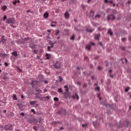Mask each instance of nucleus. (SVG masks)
Returning a JSON list of instances; mask_svg holds the SVG:
<instances>
[{
    "mask_svg": "<svg viewBox=\"0 0 131 131\" xmlns=\"http://www.w3.org/2000/svg\"><path fill=\"white\" fill-rule=\"evenodd\" d=\"M70 15L69 14V13H68V12H66V18L68 19V18H69Z\"/></svg>",
    "mask_w": 131,
    "mask_h": 131,
    "instance_id": "obj_25",
    "label": "nucleus"
},
{
    "mask_svg": "<svg viewBox=\"0 0 131 131\" xmlns=\"http://www.w3.org/2000/svg\"><path fill=\"white\" fill-rule=\"evenodd\" d=\"M90 16L91 17L94 16V11L93 10H91V12H90Z\"/></svg>",
    "mask_w": 131,
    "mask_h": 131,
    "instance_id": "obj_24",
    "label": "nucleus"
},
{
    "mask_svg": "<svg viewBox=\"0 0 131 131\" xmlns=\"http://www.w3.org/2000/svg\"><path fill=\"white\" fill-rule=\"evenodd\" d=\"M121 49L122 50V51H124V50H125V48L123 47H122Z\"/></svg>",
    "mask_w": 131,
    "mask_h": 131,
    "instance_id": "obj_62",
    "label": "nucleus"
},
{
    "mask_svg": "<svg viewBox=\"0 0 131 131\" xmlns=\"http://www.w3.org/2000/svg\"><path fill=\"white\" fill-rule=\"evenodd\" d=\"M13 100H15V101H17V100H18V98H17V96H16V94H14L13 95Z\"/></svg>",
    "mask_w": 131,
    "mask_h": 131,
    "instance_id": "obj_20",
    "label": "nucleus"
},
{
    "mask_svg": "<svg viewBox=\"0 0 131 131\" xmlns=\"http://www.w3.org/2000/svg\"><path fill=\"white\" fill-rule=\"evenodd\" d=\"M12 4H13V5H16V4H17V1H13V2H12Z\"/></svg>",
    "mask_w": 131,
    "mask_h": 131,
    "instance_id": "obj_52",
    "label": "nucleus"
},
{
    "mask_svg": "<svg viewBox=\"0 0 131 131\" xmlns=\"http://www.w3.org/2000/svg\"><path fill=\"white\" fill-rule=\"evenodd\" d=\"M37 101H31L30 104V105H35V104H36Z\"/></svg>",
    "mask_w": 131,
    "mask_h": 131,
    "instance_id": "obj_18",
    "label": "nucleus"
},
{
    "mask_svg": "<svg viewBox=\"0 0 131 131\" xmlns=\"http://www.w3.org/2000/svg\"><path fill=\"white\" fill-rule=\"evenodd\" d=\"M59 33H60V31H59V30H56L55 35H58Z\"/></svg>",
    "mask_w": 131,
    "mask_h": 131,
    "instance_id": "obj_29",
    "label": "nucleus"
},
{
    "mask_svg": "<svg viewBox=\"0 0 131 131\" xmlns=\"http://www.w3.org/2000/svg\"><path fill=\"white\" fill-rule=\"evenodd\" d=\"M95 44L94 42H90V44L87 45L86 46V50H88V51H91V47H92V46H95Z\"/></svg>",
    "mask_w": 131,
    "mask_h": 131,
    "instance_id": "obj_5",
    "label": "nucleus"
},
{
    "mask_svg": "<svg viewBox=\"0 0 131 131\" xmlns=\"http://www.w3.org/2000/svg\"><path fill=\"white\" fill-rule=\"evenodd\" d=\"M125 40H126V38H122V41H125Z\"/></svg>",
    "mask_w": 131,
    "mask_h": 131,
    "instance_id": "obj_60",
    "label": "nucleus"
},
{
    "mask_svg": "<svg viewBox=\"0 0 131 131\" xmlns=\"http://www.w3.org/2000/svg\"><path fill=\"white\" fill-rule=\"evenodd\" d=\"M58 93H61L62 95H65V92H63V91H62V88H59L58 90Z\"/></svg>",
    "mask_w": 131,
    "mask_h": 131,
    "instance_id": "obj_14",
    "label": "nucleus"
},
{
    "mask_svg": "<svg viewBox=\"0 0 131 131\" xmlns=\"http://www.w3.org/2000/svg\"><path fill=\"white\" fill-rule=\"evenodd\" d=\"M101 17V15L100 14H96L95 15V18H100Z\"/></svg>",
    "mask_w": 131,
    "mask_h": 131,
    "instance_id": "obj_35",
    "label": "nucleus"
},
{
    "mask_svg": "<svg viewBox=\"0 0 131 131\" xmlns=\"http://www.w3.org/2000/svg\"><path fill=\"white\" fill-rule=\"evenodd\" d=\"M52 125H53V126H57V123L56 122V121L53 122L52 123Z\"/></svg>",
    "mask_w": 131,
    "mask_h": 131,
    "instance_id": "obj_26",
    "label": "nucleus"
},
{
    "mask_svg": "<svg viewBox=\"0 0 131 131\" xmlns=\"http://www.w3.org/2000/svg\"><path fill=\"white\" fill-rule=\"evenodd\" d=\"M105 4H108V3H110V4H113V1L111 0H104Z\"/></svg>",
    "mask_w": 131,
    "mask_h": 131,
    "instance_id": "obj_12",
    "label": "nucleus"
},
{
    "mask_svg": "<svg viewBox=\"0 0 131 131\" xmlns=\"http://www.w3.org/2000/svg\"><path fill=\"white\" fill-rule=\"evenodd\" d=\"M37 129V127H36V126H34V127H33V129H34V130H36Z\"/></svg>",
    "mask_w": 131,
    "mask_h": 131,
    "instance_id": "obj_56",
    "label": "nucleus"
},
{
    "mask_svg": "<svg viewBox=\"0 0 131 131\" xmlns=\"http://www.w3.org/2000/svg\"><path fill=\"white\" fill-rule=\"evenodd\" d=\"M47 92H48V89H44V93H47Z\"/></svg>",
    "mask_w": 131,
    "mask_h": 131,
    "instance_id": "obj_61",
    "label": "nucleus"
},
{
    "mask_svg": "<svg viewBox=\"0 0 131 131\" xmlns=\"http://www.w3.org/2000/svg\"><path fill=\"white\" fill-rule=\"evenodd\" d=\"M1 41H2L3 43H5V42L7 41V39L5 38V36H2L1 38Z\"/></svg>",
    "mask_w": 131,
    "mask_h": 131,
    "instance_id": "obj_8",
    "label": "nucleus"
},
{
    "mask_svg": "<svg viewBox=\"0 0 131 131\" xmlns=\"http://www.w3.org/2000/svg\"><path fill=\"white\" fill-rule=\"evenodd\" d=\"M123 60L124 61H125V63H127V59H126V58H122V59H121V61H123Z\"/></svg>",
    "mask_w": 131,
    "mask_h": 131,
    "instance_id": "obj_37",
    "label": "nucleus"
},
{
    "mask_svg": "<svg viewBox=\"0 0 131 131\" xmlns=\"http://www.w3.org/2000/svg\"><path fill=\"white\" fill-rule=\"evenodd\" d=\"M46 59H50L51 57V54L47 53L46 54Z\"/></svg>",
    "mask_w": 131,
    "mask_h": 131,
    "instance_id": "obj_19",
    "label": "nucleus"
},
{
    "mask_svg": "<svg viewBox=\"0 0 131 131\" xmlns=\"http://www.w3.org/2000/svg\"><path fill=\"white\" fill-rule=\"evenodd\" d=\"M84 59L86 60V61H89V57H88V56H85Z\"/></svg>",
    "mask_w": 131,
    "mask_h": 131,
    "instance_id": "obj_41",
    "label": "nucleus"
},
{
    "mask_svg": "<svg viewBox=\"0 0 131 131\" xmlns=\"http://www.w3.org/2000/svg\"><path fill=\"white\" fill-rule=\"evenodd\" d=\"M6 56H8V54H7L6 53L1 54V57H6Z\"/></svg>",
    "mask_w": 131,
    "mask_h": 131,
    "instance_id": "obj_34",
    "label": "nucleus"
},
{
    "mask_svg": "<svg viewBox=\"0 0 131 131\" xmlns=\"http://www.w3.org/2000/svg\"><path fill=\"white\" fill-rule=\"evenodd\" d=\"M129 90H130V88L127 87V88H126L125 90V93H127V92H128Z\"/></svg>",
    "mask_w": 131,
    "mask_h": 131,
    "instance_id": "obj_27",
    "label": "nucleus"
},
{
    "mask_svg": "<svg viewBox=\"0 0 131 131\" xmlns=\"http://www.w3.org/2000/svg\"><path fill=\"white\" fill-rule=\"evenodd\" d=\"M83 88H86V84H84L83 85Z\"/></svg>",
    "mask_w": 131,
    "mask_h": 131,
    "instance_id": "obj_63",
    "label": "nucleus"
},
{
    "mask_svg": "<svg viewBox=\"0 0 131 131\" xmlns=\"http://www.w3.org/2000/svg\"><path fill=\"white\" fill-rule=\"evenodd\" d=\"M30 38L29 37H26L24 39H23V40H24V41H27V40H29Z\"/></svg>",
    "mask_w": 131,
    "mask_h": 131,
    "instance_id": "obj_23",
    "label": "nucleus"
},
{
    "mask_svg": "<svg viewBox=\"0 0 131 131\" xmlns=\"http://www.w3.org/2000/svg\"><path fill=\"white\" fill-rule=\"evenodd\" d=\"M127 4H131V2H130V1H128V2H127Z\"/></svg>",
    "mask_w": 131,
    "mask_h": 131,
    "instance_id": "obj_64",
    "label": "nucleus"
},
{
    "mask_svg": "<svg viewBox=\"0 0 131 131\" xmlns=\"http://www.w3.org/2000/svg\"><path fill=\"white\" fill-rule=\"evenodd\" d=\"M48 100H50V96H46L45 98V101H48Z\"/></svg>",
    "mask_w": 131,
    "mask_h": 131,
    "instance_id": "obj_28",
    "label": "nucleus"
},
{
    "mask_svg": "<svg viewBox=\"0 0 131 131\" xmlns=\"http://www.w3.org/2000/svg\"><path fill=\"white\" fill-rule=\"evenodd\" d=\"M52 24L51 25V27H55L56 26V24H57V22L56 21H52Z\"/></svg>",
    "mask_w": 131,
    "mask_h": 131,
    "instance_id": "obj_16",
    "label": "nucleus"
},
{
    "mask_svg": "<svg viewBox=\"0 0 131 131\" xmlns=\"http://www.w3.org/2000/svg\"><path fill=\"white\" fill-rule=\"evenodd\" d=\"M37 52H38V50H33V53H34V54H37Z\"/></svg>",
    "mask_w": 131,
    "mask_h": 131,
    "instance_id": "obj_46",
    "label": "nucleus"
},
{
    "mask_svg": "<svg viewBox=\"0 0 131 131\" xmlns=\"http://www.w3.org/2000/svg\"><path fill=\"white\" fill-rule=\"evenodd\" d=\"M110 77L111 78H113V77H114V76L113 75H111V74H110Z\"/></svg>",
    "mask_w": 131,
    "mask_h": 131,
    "instance_id": "obj_53",
    "label": "nucleus"
},
{
    "mask_svg": "<svg viewBox=\"0 0 131 131\" xmlns=\"http://www.w3.org/2000/svg\"><path fill=\"white\" fill-rule=\"evenodd\" d=\"M5 65L6 67H8V63L6 62H5Z\"/></svg>",
    "mask_w": 131,
    "mask_h": 131,
    "instance_id": "obj_58",
    "label": "nucleus"
},
{
    "mask_svg": "<svg viewBox=\"0 0 131 131\" xmlns=\"http://www.w3.org/2000/svg\"><path fill=\"white\" fill-rule=\"evenodd\" d=\"M91 78H92V80H94V79H95V77L94 76H92Z\"/></svg>",
    "mask_w": 131,
    "mask_h": 131,
    "instance_id": "obj_59",
    "label": "nucleus"
},
{
    "mask_svg": "<svg viewBox=\"0 0 131 131\" xmlns=\"http://www.w3.org/2000/svg\"><path fill=\"white\" fill-rule=\"evenodd\" d=\"M115 18H116V17L113 14L108 15H107V19L108 21H109V20H114L115 19Z\"/></svg>",
    "mask_w": 131,
    "mask_h": 131,
    "instance_id": "obj_4",
    "label": "nucleus"
},
{
    "mask_svg": "<svg viewBox=\"0 0 131 131\" xmlns=\"http://www.w3.org/2000/svg\"><path fill=\"white\" fill-rule=\"evenodd\" d=\"M37 83V81L36 80H33L31 83V85H35Z\"/></svg>",
    "mask_w": 131,
    "mask_h": 131,
    "instance_id": "obj_13",
    "label": "nucleus"
},
{
    "mask_svg": "<svg viewBox=\"0 0 131 131\" xmlns=\"http://www.w3.org/2000/svg\"><path fill=\"white\" fill-rule=\"evenodd\" d=\"M31 112H33V114H35V111L34 110V109H32Z\"/></svg>",
    "mask_w": 131,
    "mask_h": 131,
    "instance_id": "obj_48",
    "label": "nucleus"
},
{
    "mask_svg": "<svg viewBox=\"0 0 131 131\" xmlns=\"http://www.w3.org/2000/svg\"><path fill=\"white\" fill-rule=\"evenodd\" d=\"M61 66H62V65H61V62H60L59 61H57L54 64V67L55 69H59L61 68Z\"/></svg>",
    "mask_w": 131,
    "mask_h": 131,
    "instance_id": "obj_2",
    "label": "nucleus"
},
{
    "mask_svg": "<svg viewBox=\"0 0 131 131\" xmlns=\"http://www.w3.org/2000/svg\"><path fill=\"white\" fill-rule=\"evenodd\" d=\"M57 124H58V123L59 124H62V122L59 121H57L56 122H55Z\"/></svg>",
    "mask_w": 131,
    "mask_h": 131,
    "instance_id": "obj_40",
    "label": "nucleus"
},
{
    "mask_svg": "<svg viewBox=\"0 0 131 131\" xmlns=\"http://www.w3.org/2000/svg\"><path fill=\"white\" fill-rule=\"evenodd\" d=\"M95 90H96L97 91H98V92L100 91V87H97L96 88H95Z\"/></svg>",
    "mask_w": 131,
    "mask_h": 131,
    "instance_id": "obj_51",
    "label": "nucleus"
},
{
    "mask_svg": "<svg viewBox=\"0 0 131 131\" xmlns=\"http://www.w3.org/2000/svg\"><path fill=\"white\" fill-rule=\"evenodd\" d=\"M74 38H75V35H73L71 37V40H74Z\"/></svg>",
    "mask_w": 131,
    "mask_h": 131,
    "instance_id": "obj_31",
    "label": "nucleus"
},
{
    "mask_svg": "<svg viewBox=\"0 0 131 131\" xmlns=\"http://www.w3.org/2000/svg\"><path fill=\"white\" fill-rule=\"evenodd\" d=\"M94 30H95V29H93L92 30H90V29H89V28H87L86 29V31H88V32H93V31H94Z\"/></svg>",
    "mask_w": 131,
    "mask_h": 131,
    "instance_id": "obj_22",
    "label": "nucleus"
},
{
    "mask_svg": "<svg viewBox=\"0 0 131 131\" xmlns=\"http://www.w3.org/2000/svg\"><path fill=\"white\" fill-rule=\"evenodd\" d=\"M77 85H80L81 84V83L79 81L77 82Z\"/></svg>",
    "mask_w": 131,
    "mask_h": 131,
    "instance_id": "obj_50",
    "label": "nucleus"
},
{
    "mask_svg": "<svg viewBox=\"0 0 131 131\" xmlns=\"http://www.w3.org/2000/svg\"><path fill=\"white\" fill-rule=\"evenodd\" d=\"M107 34H110L111 36L113 35V32L111 30V29H109L107 32Z\"/></svg>",
    "mask_w": 131,
    "mask_h": 131,
    "instance_id": "obj_11",
    "label": "nucleus"
},
{
    "mask_svg": "<svg viewBox=\"0 0 131 131\" xmlns=\"http://www.w3.org/2000/svg\"><path fill=\"white\" fill-rule=\"evenodd\" d=\"M12 55L14 57H17V56H18V53L16 52V51H14L12 53Z\"/></svg>",
    "mask_w": 131,
    "mask_h": 131,
    "instance_id": "obj_15",
    "label": "nucleus"
},
{
    "mask_svg": "<svg viewBox=\"0 0 131 131\" xmlns=\"http://www.w3.org/2000/svg\"><path fill=\"white\" fill-rule=\"evenodd\" d=\"M48 52H51V47L50 46L48 47Z\"/></svg>",
    "mask_w": 131,
    "mask_h": 131,
    "instance_id": "obj_45",
    "label": "nucleus"
},
{
    "mask_svg": "<svg viewBox=\"0 0 131 131\" xmlns=\"http://www.w3.org/2000/svg\"><path fill=\"white\" fill-rule=\"evenodd\" d=\"M59 81H62L63 80V79L62 78V77L59 76Z\"/></svg>",
    "mask_w": 131,
    "mask_h": 131,
    "instance_id": "obj_43",
    "label": "nucleus"
},
{
    "mask_svg": "<svg viewBox=\"0 0 131 131\" xmlns=\"http://www.w3.org/2000/svg\"><path fill=\"white\" fill-rule=\"evenodd\" d=\"M67 93H68V86H66V94L67 95Z\"/></svg>",
    "mask_w": 131,
    "mask_h": 131,
    "instance_id": "obj_47",
    "label": "nucleus"
},
{
    "mask_svg": "<svg viewBox=\"0 0 131 131\" xmlns=\"http://www.w3.org/2000/svg\"><path fill=\"white\" fill-rule=\"evenodd\" d=\"M6 23H7V24H15V18H8L6 20Z\"/></svg>",
    "mask_w": 131,
    "mask_h": 131,
    "instance_id": "obj_1",
    "label": "nucleus"
},
{
    "mask_svg": "<svg viewBox=\"0 0 131 131\" xmlns=\"http://www.w3.org/2000/svg\"><path fill=\"white\" fill-rule=\"evenodd\" d=\"M17 71L18 72H22V70H21V69L17 68Z\"/></svg>",
    "mask_w": 131,
    "mask_h": 131,
    "instance_id": "obj_39",
    "label": "nucleus"
},
{
    "mask_svg": "<svg viewBox=\"0 0 131 131\" xmlns=\"http://www.w3.org/2000/svg\"><path fill=\"white\" fill-rule=\"evenodd\" d=\"M93 124L94 126H95L96 127V122H93Z\"/></svg>",
    "mask_w": 131,
    "mask_h": 131,
    "instance_id": "obj_57",
    "label": "nucleus"
},
{
    "mask_svg": "<svg viewBox=\"0 0 131 131\" xmlns=\"http://www.w3.org/2000/svg\"><path fill=\"white\" fill-rule=\"evenodd\" d=\"M6 19H7V15H5L3 17V21H5V20H6Z\"/></svg>",
    "mask_w": 131,
    "mask_h": 131,
    "instance_id": "obj_42",
    "label": "nucleus"
},
{
    "mask_svg": "<svg viewBox=\"0 0 131 131\" xmlns=\"http://www.w3.org/2000/svg\"><path fill=\"white\" fill-rule=\"evenodd\" d=\"M2 9L3 11H6V10H7V7L6 6H3Z\"/></svg>",
    "mask_w": 131,
    "mask_h": 131,
    "instance_id": "obj_32",
    "label": "nucleus"
},
{
    "mask_svg": "<svg viewBox=\"0 0 131 131\" xmlns=\"http://www.w3.org/2000/svg\"><path fill=\"white\" fill-rule=\"evenodd\" d=\"M100 36V34H97L95 35V39H96V40H99Z\"/></svg>",
    "mask_w": 131,
    "mask_h": 131,
    "instance_id": "obj_9",
    "label": "nucleus"
},
{
    "mask_svg": "<svg viewBox=\"0 0 131 131\" xmlns=\"http://www.w3.org/2000/svg\"><path fill=\"white\" fill-rule=\"evenodd\" d=\"M5 130H12L13 129V125L8 124L5 126Z\"/></svg>",
    "mask_w": 131,
    "mask_h": 131,
    "instance_id": "obj_3",
    "label": "nucleus"
},
{
    "mask_svg": "<svg viewBox=\"0 0 131 131\" xmlns=\"http://www.w3.org/2000/svg\"><path fill=\"white\" fill-rule=\"evenodd\" d=\"M40 97V96H39L38 95V93H36V99H39Z\"/></svg>",
    "mask_w": 131,
    "mask_h": 131,
    "instance_id": "obj_33",
    "label": "nucleus"
},
{
    "mask_svg": "<svg viewBox=\"0 0 131 131\" xmlns=\"http://www.w3.org/2000/svg\"><path fill=\"white\" fill-rule=\"evenodd\" d=\"M117 12V11L116 10H114L113 11V14H116Z\"/></svg>",
    "mask_w": 131,
    "mask_h": 131,
    "instance_id": "obj_55",
    "label": "nucleus"
},
{
    "mask_svg": "<svg viewBox=\"0 0 131 131\" xmlns=\"http://www.w3.org/2000/svg\"><path fill=\"white\" fill-rule=\"evenodd\" d=\"M44 17L46 18V19H47V18H48L49 17V13L48 12H46L44 13Z\"/></svg>",
    "mask_w": 131,
    "mask_h": 131,
    "instance_id": "obj_17",
    "label": "nucleus"
},
{
    "mask_svg": "<svg viewBox=\"0 0 131 131\" xmlns=\"http://www.w3.org/2000/svg\"><path fill=\"white\" fill-rule=\"evenodd\" d=\"M98 45H99L101 47H103V44L101 42H98Z\"/></svg>",
    "mask_w": 131,
    "mask_h": 131,
    "instance_id": "obj_44",
    "label": "nucleus"
},
{
    "mask_svg": "<svg viewBox=\"0 0 131 131\" xmlns=\"http://www.w3.org/2000/svg\"><path fill=\"white\" fill-rule=\"evenodd\" d=\"M80 27V26H78L77 27H75V30L77 31V32H80V30L78 28Z\"/></svg>",
    "mask_w": 131,
    "mask_h": 131,
    "instance_id": "obj_10",
    "label": "nucleus"
},
{
    "mask_svg": "<svg viewBox=\"0 0 131 131\" xmlns=\"http://www.w3.org/2000/svg\"><path fill=\"white\" fill-rule=\"evenodd\" d=\"M72 98L73 99H77V100H79V97L78 96V95H77V94H75L74 95L72 96Z\"/></svg>",
    "mask_w": 131,
    "mask_h": 131,
    "instance_id": "obj_7",
    "label": "nucleus"
},
{
    "mask_svg": "<svg viewBox=\"0 0 131 131\" xmlns=\"http://www.w3.org/2000/svg\"><path fill=\"white\" fill-rule=\"evenodd\" d=\"M39 99V100H41V101H43V100H45V97H40V98Z\"/></svg>",
    "mask_w": 131,
    "mask_h": 131,
    "instance_id": "obj_36",
    "label": "nucleus"
},
{
    "mask_svg": "<svg viewBox=\"0 0 131 131\" xmlns=\"http://www.w3.org/2000/svg\"><path fill=\"white\" fill-rule=\"evenodd\" d=\"M29 123H31L32 124H36V123H37V121L36 120V119H34L32 120H30L29 121Z\"/></svg>",
    "mask_w": 131,
    "mask_h": 131,
    "instance_id": "obj_6",
    "label": "nucleus"
},
{
    "mask_svg": "<svg viewBox=\"0 0 131 131\" xmlns=\"http://www.w3.org/2000/svg\"><path fill=\"white\" fill-rule=\"evenodd\" d=\"M54 100L56 102H58V101H59V98L58 97H54Z\"/></svg>",
    "mask_w": 131,
    "mask_h": 131,
    "instance_id": "obj_30",
    "label": "nucleus"
},
{
    "mask_svg": "<svg viewBox=\"0 0 131 131\" xmlns=\"http://www.w3.org/2000/svg\"><path fill=\"white\" fill-rule=\"evenodd\" d=\"M97 69H98V70H102V67H101V66L98 67H97Z\"/></svg>",
    "mask_w": 131,
    "mask_h": 131,
    "instance_id": "obj_38",
    "label": "nucleus"
},
{
    "mask_svg": "<svg viewBox=\"0 0 131 131\" xmlns=\"http://www.w3.org/2000/svg\"><path fill=\"white\" fill-rule=\"evenodd\" d=\"M88 125V124H82V127H86V126Z\"/></svg>",
    "mask_w": 131,
    "mask_h": 131,
    "instance_id": "obj_49",
    "label": "nucleus"
},
{
    "mask_svg": "<svg viewBox=\"0 0 131 131\" xmlns=\"http://www.w3.org/2000/svg\"><path fill=\"white\" fill-rule=\"evenodd\" d=\"M20 115H21V116H25V114H24V113H21L20 114Z\"/></svg>",
    "mask_w": 131,
    "mask_h": 131,
    "instance_id": "obj_54",
    "label": "nucleus"
},
{
    "mask_svg": "<svg viewBox=\"0 0 131 131\" xmlns=\"http://www.w3.org/2000/svg\"><path fill=\"white\" fill-rule=\"evenodd\" d=\"M36 92H37V94H38V95H39V94H41V90H39V89H36Z\"/></svg>",
    "mask_w": 131,
    "mask_h": 131,
    "instance_id": "obj_21",
    "label": "nucleus"
}]
</instances>
